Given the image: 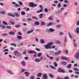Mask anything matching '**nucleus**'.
<instances>
[{
  "label": "nucleus",
  "instance_id": "obj_1",
  "mask_svg": "<svg viewBox=\"0 0 79 79\" xmlns=\"http://www.w3.org/2000/svg\"><path fill=\"white\" fill-rule=\"evenodd\" d=\"M53 44V43L51 42L48 43V44L45 45V47L46 49H48V48H50V45Z\"/></svg>",
  "mask_w": 79,
  "mask_h": 79
},
{
  "label": "nucleus",
  "instance_id": "obj_2",
  "mask_svg": "<svg viewBox=\"0 0 79 79\" xmlns=\"http://www.w3.org/2000/svg\"><path fill=\"white\" fill-rule=\"evenodd\" d=\"M12 3L14 5V6L15 7V8H18V7H19V5H18V4L16 3H15L14 2H13Z\"/></svg>",
  "mask_w": 79,
  "mask_h": 79
},
{
  "label": "nucleus",
  "instance_id": "obj_3",
  "mask_svg": "<svg viewBox=\"0 0 79 79\" xmlns=\"http://www.w3.org/2000/svg\"><path fill=\"white\" fill-rule=\"evenodd\" d=\"M58 72H59L60 73H65V71L61 69L60 68L59 69V70H58Z\"/></svg>",
  "mask_w": 79,
  "mask_h": 79
},
{
  "label": "nucleus",
  "instance_id": "obj_4",
  "mask_svg": "<svg viewBox=\"0 0 79 79\" xmlns=\"http://www.w3.org/2000/svg\"><path fill=\"white\" fill-rule=\"evenodd\" d=\"M37 5L36 4H34L33 2H31L30 3V6L33 7V6H37Z\"/></svg>",
  "mask_w": 79,
  "mask_h": 79
},
{
  "label": "nucleus",
  "instance_id": "obj_5",
  "mask_svg": "<svg viewBox=\"0 0 79 79\" xmlns=\"http://www.w3.org/2000/svg\"><path fill=\"white\" fill-rule=\"evenodd\" d=\"M75 57L76 58L79 59V53H77L76 54Z\"/></svg>",
  "mask_w": 79,
  "mask_h": 79
},
{
  "label": "nucleus",
  "instance_id": "obj_6",
  "mask_svg": "<svg viewBox=\"0 0 79 79\" xmlns=\"http://www.w3.org/2000/svg\"><path fill=\"white\" fill-rule=\"evenodd\" d=\"M61 53V52L60 51H58L57 52H55L54 54L55 55H59Z\"/></svg>",
  "mask_w": 79,
  "mask_h": 79
},
{
  "label": "nucleus",
  "instance_id": "obj_7",
  "mask_svg": "<svg viewBox=\"0 0 79 79\" xmlns=\"http://www.w3.org/2000/svg\"><path fill=\"white\" fill-rule=\"evenodd\" d=\"M75 32L77 34H79V27L76 28Z\"/></svg>",
  "mask_w": 79,
  "mask_h": 79
},
{
  "label": "nucleus",
  "instance_id": "obj_8",
  "mask_svg": "<svg viewBox=\"0 0 79 79\" xmlns=\"http://www.w3.org/2000/svg\"><path fill=\"white\" fill-rule=\"evenodd\" d=\"M7 73H9L10 74H13V73L12 71H11L9 70H7Z\"/></svg>",
  "mask_w": 79,
  "mask_h": 79
},
{
  "label": "nucleus",
  "instance_id": "obj_9",
  "mask_svg": "<svg viewBox=\"0 0 79 79\" xmlns=\"http://www.w3.org/2000/svg\"><path fill=\"white\" fill-rule=\"evenodd\" d=\"M43 79H47V74H44L43 76Z\"/></svg>",
  "mask_w": 79,
  "mask_h": 79
},
{
  "label": "nucleus",
  "instance_id": "obj_10",
  "mask_svg": "<svg viewBox=\"0 0 79 79\" xmlns=\"http://www.w3.org/2000/svg\"><path fill=\"white\" fill-rule=\"evenodd\" d=\"M40 43L41 44H44L45 41H44V40L43 39H41L40 40Z\"/></svg>",
  "mask_w": 79,
  "mask_h": 79
},
{
  "label": "nucleus",
  "instance_id": "obj_11",
  "mask_svg": "<svg viewBox=\"0 0 79 79\" xmlns=\"http://www.w3.org/2000/svg\"><path fill=\"white\" fill-rule=\"evenodd\" d=\"M29 53H35V54H36V52L33 51H30L29 52Z\"/></svg>",
  "mask_w": 79,
  "mask_h": 79
},
{
  "label": "nucleus",
  "instance_id": "obj_12",
  "mask_svg": "<svg viewBox=\"0 0 79 79\" xmlns=\"http://www.w3.org/2000/svg\"><path fill=\"white\" fill-rule=\"evenodd\" d=\"M35 62L38 63L39 62H40V60L39 59H35Z\"/></svg>",
  "mask_w": 79,
  "mask_h": 79
},
{
  "label": "nucleus",
  "instance_id": "obj_13",
  "mask_svg": "<svg viewBox=\"0 0 79 79\" xmlns=\"http://www.w3.org/2000/svg\"><path fill=\"white\" fill-rule=\"evenodd\" d=\"M49 31L51 32H54V29L52 28H50L49 29Z\"/></svg>",
  "mask_w": 79,
  "mask_h": 79
},
{
  "label": "nucleus",
  "instance_id": "obj_14",
  "mask_svg": "<svg viewBox=\"0 0 79 79\" xmlns=\"http://www.w3.org/2000/svg\"><path fill=\"white\" fill-rule=\"evenodd\" d=\"M61 58L62 60H68V59L66 57H62Z\"/></svg>",
  "mask_w": 79,
  "mask_h": 79
},
{
  "label": "nucleus",
  "instance_id": "obj_15",
  "mask_svg": "<svg viewBox=\"0 0 79 79\" xmlns=\"http://www.w3.org/2000/svg\"><path fill=\"white\" fill-rule=\"evenodd\" d=\"M9 34L10 35H14L15 34V32H10L9 33Z\"/></svg>",
  "mask_w": 79,
  "mask_h": 79
},
{
  "label": "nucleus",
  "instance_id": "obj_16",
  "mask_svg": "<svg viewBox=\"0 0 79 79\" xmlns=\"http://www.w3.org/2000/svg\"><path fill=\"white\" fill-rule=\"evenodd\" d=\"M71 64H69L68 66H67V68H68V69H70L71 68Z\"/></svg>",
  "mask_w": 79,
  "mask_h": 79
},
{
  "label": "nucleus",
  "instance_id": "obj_17",
  "mask_svg": "<svg viewBox=\"0 0 79 79\" xmlns=\"http://www.w3.org/2000/svg\"><path fill=\"white\" fill-rule=\"evenodd\" d=\"M33 31H34V30H31L27 32V34H30V33H31V32H32Z\"/></svg>",
  "mask_w": 79,
  "mask_h": 79
},
{
  "label": "nucleus",
  "instance_id": "obj_18",
  "mask_svg": "<svg viewBox=\"0 0 79 79\" xmlns=\"http://www.w3.org/2000/svg\"><path fill=\"white\" fill-rule=\"evenodd\" d=\"M46 56L48 57V58H50V60H52V59H53V57H50L48 54H47Z\"/></svg>",
  "mask_w": 79,
  "mask_h": 79
},
{
  "label": "nucleus",
  "instance_id": "obj_19",
  "mask_svg": "<svg viewBox=\"0 0 79 79\" xmlns=\"http://www.w3.org/2000/svg\"><path fill=\"white\" fill-rule=\"evenodd\" d=\"M2 24H4V25H8V24L5 21H2Z\"/></svg>",
  "mask_w": 79,
  "mask_h": 79
},
{
  "label": "nucleus",
  "instance_id": "obj_20",
  "mask_svg": "<svg viewBox=\"0 0 79 79\" xmlns=\"http://www.w3.org/2000/svg\"><path fill=\"white\" fill-rule=\"evenodd\" d=\"M8 15L10 16H12V17H15V15H12L11 14H8Z\"/></svg>",
  "mask_w": 79,
  "mask_h": 79
},
{
  "label": "nucleus",
  "instance_id": "obj_21",
  "mask_svg": "<svg viewBox=\"0 0 79 79\" xmlns=\"http://www.w3.org/2000/svg\"><path fill=\"white\" fill-rule=\"evenodd\" d=\"M53 23H50L48 25V26H51V25H53Z\"/></svg>",
  "mask_w": 79,
  "mask_h": 79
},
{
  "label": "nucleus",
  "instance_id": "obj_22",
  "mask_svg": "<svg viewBox=\"0 0 79 79\" xmlns=\"http://www.w3.org/2000/svg\"><path fill=\"white\" fill-rule=\"evenodd\" d=\"M22 64L24 66L25 65H26V63H25V62L23 61L22 62Z\"/></svg>",
  "mask_w": 79,
  "mask_h": 79
},
{
  "label": "nucleus",
  "instance_id": "obj_23",
  "mask_svg": "<svg viewBox=\"0 0 79 79\" xmlns=\"http://www.w3.org/2000/svg\"><path fill=\"white\" fill-rule=\"evenodd\" d=\"M17 39H22V37H21L20 36L18 35L17 36Z\"/></svg>",
  "mask_w": 79,
  "mask_h": 79
},
{
  "label": "nucleus",
  "instance_id": "obj_24",
  "mask_svg": "<svg viewBox=\"0 0 79 79\" xmlns=\"http://www.w3.org/2000/svg\"><path fill=\"white\" fill-rule=\"evenodd\" d=\"M74 70L75 71H79V69L76 68H73Z\"/></svg>",
  "mask_w": 79,
  "mask_h": 79
},
{
  "label": "nucleus",
  "instance_id": "obj_25",
  "mask_svg": "<svg viewBox=\"0 0 79 79\" xmlns=\"http://www.w3.org/2000/svg\"><path fill=\"white\" fill-rule=\"evenodd\" d=\"M48 19H49V20H50V21H52V20H53V18H52V17H50L48 18Z\"/></svg>",
  "mask_w": 79,
  "mask_h": 79
},
{
  "label": "nucleus",
  "instance_id": "obj_26",
  "mask_svg": "<svg viewBox=\"0 0 79 79\" xmlns=\"http://www.w3.org/2000/svg\"><path fill=\"white\" fill-rule=\"evenodd\" d=\"M42 76V73H40L37 74V76L38 77H40V76Z\"/></svg>",
  "mask_w": 79,
  "mask_h": 79
},
{
  "label": "nucleus",
  "instance_id": "obj_27",
  "mask_svg": "<svg viewBox=\"0 0 79 79\" xmlns=\"http://www.w3.org/2000/svg\"><path fill=\"white\" fill-rule=\"evenodd\" d=\"M62 27V25H57L56 26V27H57V28H59V27Z\"/></svg>",
  "mask_w": 79,
  "mask_h": 79
},
{
  "label": "nucleus",
  "instance_id": "obj_28",
  "mask_svg": "<svg viewBox=\"0 0 79 79\" xmlns=\"http://www.w3.org/2000/svg\"><path fill=\"white\" fill-rule=\"evenodd\" d=\"M41 12H42V9H41L40 10H38L37 11V13H40Z\"/></svg>",
  "mask_w": 79,
  "mask_h": 79
},
{
  "label": "nucleus",
  "instance_id": "obj_29",
  "mask_svg": "<svg viewBox=\"0 0 79 79\" xmlns=\"http://www.w3.org/2000/svg\"><path fill=\"white\" fill-rule=\"evenodd\" d=\"M19 27H20V25H17L15 26V27H16V28H19Z\"/></svg>",
  "mask_w": 79,
  "mask_h": 79
},
{
  "label": "nucleus",
  "instance_id": "obj_30",
  "mask_svg": "<svg viewBox=\"0 0 79 79\" xmlns=\"http://www.w3.org/2000/svg\"><path fill=\"white\" fill-rule=\"evenodd\" d=\"M25 74H26V76H29V73L27 72H25Z\"/></svg>",
  "mask_w": 79,
  "mask_h": 79
},
{
  "label": "nucleus",
  "instance_id": "obj_31",
  "mask_svg": "<svg viewBox=\"0 0 79 79\" xmlns=\"http://www.w3.org/2000/svg\"><path fill=\"white\" fill-rule=\"evenodd\" d=\"M64 42H67V37H65L64 39Z\"/></svg>",
  "mask_w": 79,
  "mask_h": 79
},
{
  "label": "nucleus",
  "instance_id": "obj_32",
  "mask_svg": "<svg viewBox=\"0 0 79 79\" xmlns=\"http://www.w3.org/2000/svg\"><path fill=\"white\" fill-rule=\"evenodd\" d=\"M35 25H39V22H35Z\"/></svg>",
  "mask_w": 79,
  "mask_h": 79
},
{
  "label": "nucleus",
  "instance_id": "obj_33",
  "mask_svg": "<svg viewBox=\"0 0 79 79\" xmlns=\"http://www.w3.org/2000/svg\"><path fill=\"white\" fill-rule=\"evenodd\" d=\"M42 14H40V17H39V18H40V19L42 18Z\"/></svg>",
  "mask_w": 79,
  "mask_h": 79
},
{
  "label": "nucleus",
  "instance_id": "obj_34",
  "mask_svg": "<svg viewBox=\"0 0 79 79\" xmlns=\"http://www.w3.org/2000/svg\"><path fill=\"white\" fill-rule=\"evenodd\" d=\"M49 77H51L52 78H53V75L51 74H49Z\"/></svg>",
  "mask_w": 79,
  "mask_h": 79
},
{
  "label": "nucleus",
  "instance_id": "obj_35",
  "mask_svg": "<svg viewBox=\"0 0 79 79\" xmlns=\"http://www.w3.org/2000/svg\"><path fill=\"white\" fill-rule=\"evenodd\" d=\"M62 64H63L64 65H66V64H67V63H66V62H62Z\"/></svg>",
  "mask_w": 79,
  "mask_h": 79
},
{
  "label": "nucleus",
  "instance_id": "obj_36",
  "mask_svg": "<svg viewBox=\"0 0 79 79\" xmlns=\"http://www.w3.org/2000/svg\"><path fill=\"white\" fill-rule=\"evenodd\" d=\"M11 45H12L13 46L15 47H16V44H11Z\"/></svg>",
  "mask_w": 79,
  "mask_h": 79
},
{
  "label": "nucleus",
  "instance_id": "obj_37",
  "mask_svg": "<svg viewBox=\"0 0 79 79\" xmlns=\"http://www.w3.org/2000/svg\"><path fill=\"white\" fill-rule=\"evenodd\" d=\"M30 79H34V77L33 76H31L30 78Z\"/></svg>",
  "mask_w": 79,
  "mask_h": 79
},
{
  "label": "nucleus",
  "instance_id": "obj_38",
  "mask_svg": "<svg viewBox=\"0 0 79 79\" xmlns=\"http://www.w3.org/2000/svg\"><path fill=\"white\" fill-rule=\"evenodd\" d=\"M76 25H77V26H79V20H78L77 21L76 23Z\"/></svg>",
  "mask_w": 79,
  "mask_h": 79
},
{
  "label": "nucleus",
  "instance_id": "obj_39",
  "mask_svg": "<svg viewBox=\"0 0 79 79\" xmlns=\"http://www.w3.org/2000/svg\"><path fill=\"white\" fill-rule=\"evenodd\" d=\"M54 65L55 66H57V64L56 62H54Z\"/></svg>",
  "mask_w": 79,
  "mask_h": 79
},
{
  "label": "nucleus",
  "instance_id": "obj_40",
  "mask_svg": "<svg viewBox=\"0 0 79 79\" xmlns=\"http://www.w3.org/2000/svg\"><path fill=\"white\" fill-rule=\"evenodd\" d=\"M14 14L16 16H19V14L18 13H15Z\"/></svg>",
  "mask_w": 79,
  "mask_h": 79
},
{
  "label": "nucleus",
  "instance_id": "obj_41",
  "mask_svg": "<svg viewBox=\"0 0 79 79\" xmlns=\"http://www.w3.org/2000/svg\"><path fill=\"white\" fill-rule=\"evenodd\" d=\"M41 53H39L38 54V57H40V56H41Z\"/></svg>",
  "mask_w": 79,
  "mask_h": 79
},
{
  "label": "nucleus",
  "instance_id": "obj_42",
  "mask_svg": "<svg viewBox=\"0 0 79 79\" xmlns=\"http://www.w3.org/2000/svg\"><path fill=\"white\" fill-rule=\"evenodd\" d=\"M44 11L45 12H47L48 11V9L47 8H45L44 10Z\"/></svg>",
  "mask_w": 79,
  "mask_h": 79
},
{
  "label": "nucleus",
  "instance_id": "obj_43",
  "mask_svg": "<svg viewBox=\"0 0 79 79\" xmlns=\"http://www.w3.org/2000/svg\"><path fill=\"white\" fill-rule=\"evenodd\" d=\"M69 37L70 39H72V36H71V34H70V33H69Z\"/></svg>",
  "mask_w": 79,
  "mask_h": 79
},
{
  "label": "nucleus",
  "instance_id": "obj_44",
  "mask_svg": "<svg viewBox=\"0 0 79 79\" xmlns=\"http://www.w3.org/2000/svg\"><path fill=\"white\" fill-rule=\"evenodd\" d=\"M8 49H5L4 50V52H8Z\"/></svg>",
  "mask_w": 79,
  "mask_h": 79
},
{
  "label": "nucleus",
  "instance_id": "obj_45",
  "mask_svg": "<svg viewBox=\"0 0 79 79\" xmlns=\"http://www.w3.org/2000/svg\"><path fill=\"white\" fill-rule=\"evenodd\" d=\"M21 14L22 15H25V12H22Z\"/></svg>",
  "mask_w": 79,
  "mask_h": 79
},
{
  "label": "nucleus",
  "instance_id": "obj_46",
  "mask_svg": "<svg viewBox=\"0 0 79 79\" xmlns=\"http://www.w3.org/2000/svg\"><path fill=\"white\" fill-rule=\"evenodd\" d=\"M6 27H7V29H11V27L9 26H7Z\"/></svg>",
  "mask_w": 79,
  "mask_h": 79
},
{
  "label": "nucleus",
  "instance_id": "obj_47",
  "mask_svg": "<svg viewBox=\"0 0 79 79\" xmlns=\"http://www.w3.org/2000/svg\"><path fill=\"white\" fill-rule=\"evenodd\" d=\"M51 68L52 69H55V67H54L52 66H51Z\"/></svg>",
  "mask_w": 79,
  "mask_h": 79
},
{
  "label": "nucleus",
  "instance_id": "obj_48",
  "mask_svg": "<svg viewBox=\"0 0 79 79\" xmlns=\"http://www.w3.org/2000/svg\"><path fill=\"white\" fill-rule=\"evenodd\" d=\"M45 24V23L44 22H41V25H44V24Z\"/></svg>",
  "mask_w": 79,
  "mask_h": 79
},
{
  "label": "nucleus",
  "instance_id": "obj_49",
  "mask_svg": "<svg viewBox=\"0 0 79 79\" xmlns=\"http://www.w3.org/2000/svg\"><path fill=\"white\" fill-rule=\"evenodd\" d=\"M59 34L60 35H62L63 34V33L62 32H60L59 33Z\"/></svg>",
  "mask_w": 79,
  "mask_h": 79
},
{
  "label": "nucleus",
  "instance_id": "obj_50",
  "mask_svg": "<svg viewBox=\"0 0 79 79\" xmlns=\"http://www.w3.org/2000/svg\"><path fill=\"white\" fill-rule=\"evenodd\" d=\"M56 44H61V42H60L58 41H56Z\"/></svg>",
  "mask_w": 79,
  "mask_h": 79
},
{
  "label": "nucleus",
  "instance_id": "obj_51",
  "mask_svg": "<svg viewBox=\"0 0 79 79\" xmlns=\"http://www.w3.org/2000/svg\"><path fill=\"white\" fill-rule=\"evenodd\" d=\"M32 20L31 19H27V21H32Z\"/></svg>",
  "mask_w": 79,
  "mask_h": 79
},
{
  "label": "nucleus",
  "instance_id": "obj_52",
  "mask_svg": "<svg viewBox=\"0 0 79 79\" xmlns=\"http://www.w3.org/2000/svg\"><path fill=\"white\" fill-rule=\"evenodd\" d=\"M0 13H1V14H2L3 15V14H4V13H5V11H2Z\"/></svg>",
  "mask_w": 79,
  "mask_h": 79
},
{
  "label": "nucleus",
  "instance_id": "obj_53",
  "mask_svg": "<svg viewBox=\"0 0 79 79\" xmlns=\"http://www.w3.org/2000/svg\"><path fill=\"white\" fill-rule=\"evenodd\" d=\"M18 34H19V35H22V34H21V32H20V31H19L18 32Z\"/></svg>",
  "mask_w": 79,
  "mask_h": 79
},
{
  "label": "nucleus",
  "instance_id": "obj_54",
  "mask_svg": "<svg viewBox=\"0 0 79 79\" xmlns=\"http://www.w3.org/2000/svg\"><path fill=\"white\" fill-rule=\"evenodd\" d=\"M18 53V51H15V52H14V54L16 55V54H17V53Z\"/></svg>",
  "mask_w": 79,
  "mask_h": 79
},
{
  "label": "nucleus",
  "instance_id": "obj_55",
  "mask_svg": "<svg viewBox=\"0 0 79 79\" xmlns=\"http://www.w3.org/2000/svg\"><path fill=\"white\" fill-rule=\"evenodd\" d=\"M8 35V34L7 33L6 34H4L2 35L3 36H6V35Z\"/></svg>",
  "mask_w": 79,
  "mask_h": 79
},
{
  "label": "nucleus",
  "instance_id": "obj_56",
  "mask_svg": "<svg viewBox=\"0 0 79 79\" xmlns=\"http://www.w3.org/2000/svg\"><path fill=\"white\" fill-rule=\"evenodd\" d=\"M60 6H61V4L60 3L58 4V8H60Z\"/></svg>",
  "mask_w": 79,
  "mask_h": 79
},
{
  "label": "nucleus",
  "instance_id": "obj_57",
  "mask_svg": "<svg viewBox=\"0 0 79 79\" xmlns=\"http://www.w3.org/2000/svg\"><path fill=\"white\" fill-rule=\"evenodd\" d=\"M19 5H21V6L23 4L22 3V2H19Z\"/></svg>",
  "mask_w": 79,
  "mask_h": 79
},
{
  "label": "nucleus",
  "instance_id": "obj_58",
  "mask_svg": "<svg viewBox=\"0 0 79 79\" xmlns=\"http://www.w3.org/2000/svg\"><path fill=\"white\" fill-rule=\"evenodd\" d=\"M32 18H33V19H37V17H32Z\"/></svg>",
  "mask_w": 79,
  "mask_h": 79
},
{
  "label": "nucleus",
  "instance_id": "obj_59",
  "mask_svg": "<svg viewBox=\"0 0 79 79\" xmlns=\"http://www.w3.org/2000/svg\"><path fill=\"white\" fill-rule=\"evenodd\" d=\"M74 47H76L77 46V44H76V42H75V43H74Z\"/></svg>",
  "mask_w": 79,
  "mask_h": 79
},
{
  "label": "nucleus",
  "instance_id": "obj_60",
  "mask_svg": "<svg viewBox=\"0 0 79 79\" xmlns=\"http://www.w3.org/2000/svg\"><path fill=\"white\" fill-rule=\"evenodd\" d=\"M2 29H5V27L4 26H3V25H2Z\"/></svg>",
  "mask_w": 79,
  "mask_h": 79
},
{
  "label": "nucleus",
  "instance_id": "obj_61",
  "mask_svg": "<svg viewBox=\"0 0 79 79\" xmlns=\"http://www.w3.org/2000/svg\"><path fill=\"white\" fill-rule=\"evenodd\" d=\"M24 69H22L21 73H23L24 71Z\"/></svg>",
  "mask_w": 79,
  "mask_h": 79
},
{
  "label": "nucleus",
  "instance_id": "obj_62",
  "mask_svg": "<svg viewBox=\"0 0 79 79\" xmlns=\"http://www.w3.org/2000/svg\"><path fill=\"white\" fill-rule=\"evenodd\" d=\"M69 72L70 73H71L73 72V71L72 70H69Z\"/></svg>",
  "mask_w": 79,
  "mask_h": 79
},
{
  "label": "nucleus",
  "instance_id": "obj_63",
  "mask_svg": "<svg viewBox=\"0 0 79 79\" xmlns=\"http://www.w3.org/2000/svg\"><path fill=\"white\" fill-rule=\"evenodd\" d=\"M26 51H25L23 53V54L24 55V54H26Z\"/></svg>",
  "mask_w": 79,
  "mask_h": 79
},
{
  "label": "nucleus",
  "instance_id": "obj_64",
  "mask_svg": "<svg viewBox=\"0 0 79 79\" xmlns=\"http://www.w3.org/2000/svg\"><path fill=\"white\" fill-rule=\"evenodd\" d=\"M28 59V57H25V60H27Z\"/></svg>",
  "mask_w": 79,
  "mask_h": 79
}]
</instances>
